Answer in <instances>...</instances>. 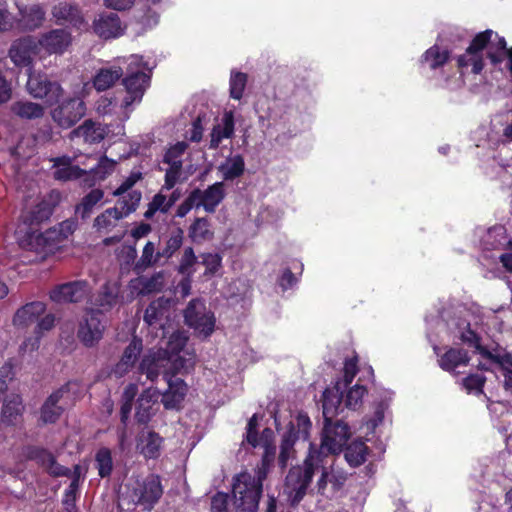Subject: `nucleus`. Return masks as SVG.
<instances>
[{"label":"nucleus","mask_w":512,"mask_h":512,"mask_svg":"<svg viewBox=\"0 0 512 512\" xmlns=\"http://www.w3.org/2000/svg\"><path fill=\"white\" fill-rule=\"evenodd\" d=\"M329 393L330 391L328 389L323 392L322 407L325 425L321 444L319 446H316L313 443L309 444V451L305 457L306 468L302 470L295 468L291 473V477L296 475V471L298 473L297 477H304L305 481H308L311 478L312 463H315V465H322L324 458L328 457L333 459L334 455L342 451L343 446L346 445L347 440L350 437V427L346 423L343 421H336L335 423H332L328 418V415L334 414L337 409L336 407H333L332 403H330Z\"/></svg>","instance_id":"f257e3e1"},{"label":"nucleus","mask_w":512,"mask_h":512,"mask_svg":"<svg viewBox=\"0 0 512 512\" xmlns=\"http://www.w3.org/2000/svg\"><path fill=\"white\" fill-rule=\"evenodd\" d=\"M484 54L493 68H499L506 58L507 65H512V47H507V41L503 36L486 29L477 33L465 52L457 57L458 69L463 72L464 69L471 67L472 74H481L485 67Z\"/></svg>","instance_id":"f03ea898"},{"label":"nucleus","mask_w":512,"mask_h":512,"mask_svg":"<svg viewBox=\"0 0 512 512\" xmlns=\"http://www.w3.org/2000/svg\"><path fill=\"white\" fill-rule=\"evenodd\" d=\"M267 470L268 466L261 465L256 475L244 471L233 477L232 496L235 512H258Z\"/></svg>","instance_id":"7ed1b4c3"},{"label":"nucleus","mask_w":512,"mask_h":512,"mask_svg":"<svg viewBox=\"0 0 512 512\" xmlns=\"http://www.w3.org/2000/svg\"><path fill=\"white\" fill-rule=\"evenodd\" d=\"M323 460L325 461H323L322 465H315V463H312L313 466L311 471V478L308 481H305L304 477H297V475L291 477V473L294 471L295 468H299L301 470L306 468L305 460L303 461L302 465L292 466L289 469L285 478V492L288 496V501L292 507L298 506L299 503L303 500V498L307 494V490L310 484L312 483L314 474L318 470H321V476L316 483L317 493L327 498L333 497L331 496V493L328 494L327 492L329 483L328 464L333 459L326 457ZM295 473L298 474L296 471Z\"/></svg>","instance_id":"20e7f679"},{"label":"nucleus","mask_w":512,"mask_h":512,"mask_svg":"<svg viewBox=\"0 0 512 512\" xmlns=\"http://www.w3.org/2000/svg\"><path fill=\"white\" fill-rule=\"evenodd\" d=\"M16 238L20 247L25 250L35 251L47 255L58 248L60 233L55 229H47L44 232L35 228L18 227Z\"/></svg>","instance_id":"39448f33"},{"label":"nucleus","mask_w":512,"mask_h":512,"mask_svg":"<svg viewBox=\"0 0 512 512\" xmlns=\"http://www.w3.org/2000/svg\"><path fill=\"white\" fill-rule=\"evenodd\" d=\"M184 320L187 326L194 329L195 333L209 337L215 328V316L211 310L206 308L205 303L200 299H192L184 310Z\"/></svg>","instance_id":"423d86ee"},{"label":"nucleus","mask_w":512,"mask_h":512,"mask_svg":"<svg viewBox=\"0 0 512 512\" xmlns=\"http://www.w3.org/2000/svg\"><path fill=\"white\" fill-rule=\"evenodd\" d=\"M101 316L98 309H86L78 322L77 338L86 348L95 347L104 336L105 325Z\"/></svg>","instance_id":"0eeeda50"},{"label":"nucleus","mask_w":512,"mask_h":512,"mask_svg":"<svg viewBox=\"0 0 512 512\" xmlns=\"http://www.w3.org/2000/svg\"><path fill=\"white\" fill-rule=\"evenodd\" d=\"M29 94L41 99L48 106H53L63 98L64 89L57 81H51L46 75L29 73L27 84Z\"/></svg>","instance_id":"6e6552de"},{"label":"nucleus","mask_w":512,"mask_h":512,"mask_svg":"<svg viewBox=\"0 0 512 512\" xmlns=\"http://www.w3.org/2000/svg\"><path fill=\"white\" fill-rule=\"evenodd\" d=\"M57 104L50 114L52 120L62 129L73 127L86 113L85 102L79 97H68Z\"/></svg>","instance_id":"1a4fd4ad"},{"label":"nucleus","mask_w":512,"mask_h":512,"mask_svg":"<svg viewBox=\"0 0 512 512\" xmlns=\"http://www.w3.org/2000/svg\"><path fill=\"white\" fill-rule=\"evenodd\" d=\"M126 96L123 98L120 107L128 110L133 104H139L150 85V76L141 71H129L122 79Z\"/></svg>","instance_id":"9d476101"},{"label":"nucleus","mask_w":512,"mask_h":512,"mask_svg":"<svg viewBox=\"0 0 512 512\" xmlns=\"http://www.w3.org/2000/svg\"><path fill=\"white\" fill-rule=\"evenodd\" d=\"M23 455L53 477H70L71 470L57 463L56 457L44 447L27 445L23 448Z\"/></svg>","instance_id":"9b49d317"},{"label":"nucleus","mask_w":512,"mask_h":512,"mask_svg":"<svg viewBox=\"0 0 512 512\" xmlns=\"http://www.w3.org/2000/svg\"><path fill=\"white\" fill-rule=\"evenodd\" d=\"M163 495L161 478L157 474L148 475L133 490L136 504L143 506L145 510L151 511Z\"/></svg>","instance_id":"f8f14e48"},{"label":"nucleus","mask_w":512,"mask_h":512,"mask_svg":"<svg viewBox=\"0 0 512 512\" xmlns=\"http://www.w3.org/2000/svg\"><path fill=\"white\" fill-rule=\"evenodd\" d=\"M91 30L98 38L108 41L124 35L126 25L122 22L118 14L102 12L94 18Z\"/></svg>","instance_id":"ddd939ff"},{"label":"nucleus","mask_w":512,"mask_h":512,"mask_svg":"<svg viewBox=\"0 0 512 512\" xmlns=\"http://www.w3.org/2000/svg\"><path fill=\"white\" fill-rule=\"evenodd\" d=\"M39 43L32 36H25L15 40L10 49L9 57L11 61L20 68H27L31 71L34 57L39 54Z\"/></svg>","instance_id":"4468645a"},{"label":"nucleus","mask_w":512,"mask_h":512,"mask_svg":"<svg viewBox=\"0 0 512 512\" xmlns=\"http://www.w3.org/2000/svg\"><path fill=\"white\" fill-rule=\"evenodd\" d=\"M90 293L87 281L76 280L55 286L50 291V299L56 303H79Z\"/></svg>","instance_id":"2eb2a0df"},{"label":"nucleus","mask_w":512,"mask_h":512,"mask_svg":"<svg viewBox=\"0 0 512 512\" xmlns=\"http://www.w3.org/2000/svg\"><path fill=\"white\" fill-rule=\"evenodd\" d=\"M72 385H78L76 381H68L59 389L52 392L40 408V420L43 424L56 423L64 412V407L59 405L64 395L68 393Z\"/></svg>","instance_id":"dca6fc26"},{"label":"nucleus","mask_w":512,"mask_h":512,"mask_svg":"<svg viewBox=\"0 0 512 512\" xmlns=\"http://www.w3.org/2000/svg\"><path fill=\"white\" fill-rule=\"evenodd\" d=\"M192 191L197 199V208L203 207L207 213H214L226 197L224 182H215L205 190L195 188Z\"/></svg>","instance_id":"f3484780"},{"label":"nucleus","mask_w":512,"mask_h":512,"mask_svg":"<svg viewBox=\"0 0 512 512\" xmlns=\"http://www.w3.org/2000/svg\"><path fill=\"white\" fill-rule=\"evenodd\" d=\"M142 350V339L134 336L125 347L120 360L114 365L111 373L117 378L125 376L134 368Z\"/></svg>","instance_id":"a211bd4d"},{"label":"nucleus","mask_w":512,"mask_h":512,"mask_svg":"<svg viewBox=\"0 0 512 512\" xmlns=\"http://www.w3.org/2000/svg\"><path fill=\"white\" fill-rule=\"evenodd\" d=\"M451 52L447 49H441L437 44L429 47L419 59V71L426 74L428 71L435 73L443 71L446 64L450 61Z\"/></svg>","instance_id":"6ab92c4d"},{"label":"nucleus","mask_w":512,"mask_h":512,"mask_svg":"<svg viewBox=\"0 0 512 512\" xmlns=\"http://www.w3.org/2000/svg\"><path fill=\"white\" fill-rule=\"evenodd\" d=\"M163 378L168 384L163 393L161 402L165 409H179L188 391L187 384L181 378H173L168 372H164Z\"/></svg>","instance_id":"aec40b11"},{"label":"nucleus","mask_w":512,"mask_h":512,"mask_svg":"<svg viewBox=\"0 0 512 512\" xmlns=\"http://www.w3.org/2000/svg\"><path fill=\"white\" fill-rule=\"evenodd\" d=\"M71 41V34L65 29H52L37 39L39 49H44L49 54H62Z\"/></svg>","instance_id":"412c9836"},{"label":"nucleus","mask_w":512,"mask_h":512,"mask_svg":"<svg viewBox=\"0 0 512 512\" xmlns=\"http://www.w3.org/2000/svg\"><path fill=\"white\" fill-rule=\"evenodd\" d=\"M52 14L58 24L68 23L77 29H81L85 23L79 7L68 2H60L54 6Z\"/></svg>","instance_id":"4be33fe9"},{"label":"nucleus","mask_w":512,"mask_h":512,"mask_svg":"<svg viewBox=\"0 0 512 512\" xmlns=\"http://www.w3.org/2000/svg\"><path fill=\"white\" fill-rule=\"evenodd\" d=\"M171 299L164 296L153 300L146 308L144 313V321L149 326L159 325L163 327L162 321L167 319L171 309Z\"/></svg>","instance_id":"5701e85b"},{"label":"nucleus","mask_w":512,"mask_h":512,"mask_svg":"<svg viewBox=\"0 0 512 512\" xmlns=\"http://www.w3.org/2000/svg\"><path fill=\"white\" fill-rule=\"evenodd\" d=\"M46 311V304L34 301L20 307L13 316V324L18 327H26L39 320Z\"/></svg>","instance_id":"b1692460"},{"label":"nucleus","mask_w":512,"mask_h":512,"mask_svg":"<svg viewBox=\"0 0 512 512\" xmlns=\"http://www.w3.org/2000/svg\"><path fill=\"white\" fill-rule=\"evenodd\" d=\"M312 427L309 416L304 412H299L293 420L287 425L283 435H289L290 441L295 445L297 441H307Z\"/></svg>","instance_id":"393cba45"},{"label":"nucleus","mask_w":512,"mask_h":512,"mask_svg":"<svg viewBox=\"0 0 512 512\" xmlns=\"http://www.w3.org/2000/svg\"><path fill=\"white\" fill-rule=\"evenodd\" d=\"M106 136L105 129L91 119L85 120L82 125L73 129L70 138H83L84 142L89 144L100 143Z\"/></svg>","instance_id":"a878e982"},{"label":"nucleus","mask_w":512,"mask_h":512,"mask_svg":"<svg viewBox=\"0 0 512 512\" xmlns=\"http://www.w3.org/2000/svg\"><path fill=\"white\" fill-rule=\"evenodd\" d=\"M222 126L215 125L210 134V149H218L223 139L232 138L234 135L235 121L233 111H225L222 117Z\"/></svg>","instance_id":"bb28decb"},{"label":"nucleus","mask_w":512,"mask_h":512,"mask_svg":"<svg viewBox=\"0 0 512 512\" xmlns=\"http://www.w3.org/2000/svg\"><path fill=\"white\" fill-rule=\"evenodd\" d=\"M123 70L119 66L100 68L92 79L93 87L98 92H103L114 86L123 76Z\"/></svg>","instance_id":"cd10ccee"},{"label":"nucleus","mask_w":512,"mask_h":512,"mask_svg":"<svg viewBox=\"0 0 512 512\" xmlns=\"http://www.w3.org/2000/svg\"><path fill=\"white\" fill-rule=\"evenodd\" d=\"M55 205L46 199L41 200L25 216L24 224L25 228L31 229L37 226L51 217L54 212Z\"/></svg>","instance_id":"c85d7f7f"},{"label":"nucleus","mask_w":512,"mask_h":512,"mask_svg":"<svg viewBox=\"0 0 512 512\" xmlns=\"http://www.w3.org/2000/svg\"><path fill=\"white\" fill-rule=\"evenodd\" d=\"M470 356L465 349L450 347L438 360L442 370L453 372L459 366L469 364Z\"/></svg>","instance_id":"c756f323"},{"label":"nucleus","mask_w":512,"mask_h":512,"mask_svg":"<svg viewBox=\"0 0 512 512\" xmlns=\"http://www.w3.org/2000/svg\"><path fill=\"white\" fill-rule=\"evenodd\" d=\"M163 442V437L158 433L155 431H148L146 434L140 436L138 447L140 449V453L146 459H157L161 454Z\"/></svg>","instance_id":"7c9ffc66"},{"label":"nucleus","mask_w":512,"mask_h":512,"mask_svg":"<svg viewBox=\"0 0 512 512\" xmlns=\"http://www.w3.org/2000/svg\"><path fill=\"white\" fill-rule=\"evenodd\" d=\"M54 178L59 181H69L81 178L86 171L77 165H72L70 158L67 156L57 157L54 159Z\"/></svg>","instance_id":"2f4dec72"},{"label":"nucleus","mask_w":512,"mask_h":512,"mask_svg":"<svg viewBox=\"0 0 512 512\" xmlns=\"http://www.w3.org/2000/svg\"><path fill=\"white\" fill-rule=\"evenodd\" d=\"M210 222L206 217H197L188 228V237L194 244H202L213 238Z\"/></svg>","instance_id":"473e14b6"},{"label":"nucleus","mask_w":512,"mask_h":512,"mask_svg":"<svg viewBox=\"0 0 512 512\" xmlns=\"http://www.w3.org/2000/svg\"><path fill=\"white\" fill-rule=\"evenodd\" d=\"M124 217L118 207L108 208L94 219L93 227L100 233H108L115 228L119 220Z\"/></svg>","instance_id":"72a5a7b5"},{"label":"nucleus","mask_w":512,"mask_h":512,"mask_svg":"<svg viewBox=\"0 0 512 512\" xmlns=\"http://www.w3.org/2000/svg\"><path fill=\"white\" fill-rule=\"evenodd\" d=\"M11 112L21 119L34 120L42 118L45 110L41 104L20 100L11 105Z\"/></svg>","instance_id":"f704fd0d"},{"label":"nucleus","mask_w":512,"mask_h":512,"mask_svg":"<svg viewBox=\"0 0 512 512\" xmlns=\"http://www.w3.org/2000/svg\"><path fill=\"white\" fill-rule=\"evenodd\" d=\"M104 192L101 189H92L75 207V214L82 220L90 218L94 207L103 199Z\"/></svg>","instance_id":"c9c22d12"},{"label":"nucleus","mask_w":512,"mask_h":512,"mask_svg":"<svg viewBox=\"0 0 512 512\" xmlns=\"http://www.w3.org/2000/svg\"><path fill=\"white\" fill-rule=\"evenodd\" d=\"M369 447L361 440L352 441L344 450V457L351 467H359L367 458Z\"/></svg>","instance_id":"e433bc0d"},{"label":"nucleus","mask_w":512,"mask_h":512,"mask_svg":"<svg viewBox=\"0 0 512 512\" xmlns=\"http://www.w3.org/2000/svg\"><path fill=\"white\" fill-rule=\"evenodd\" d=\"M118 300V290L117 288L111 286L109 283H105L94 300V305L97 307L99 311H101V315L104 311H109L112 309Z\"/></svg>","instance_id":"4c0bfd02"},{"label":"nucleus","mask_w":512,"mask_h":512,"mask_svg":"<svg viewBox=\"0 0 512 512\" xmlns=\"http://www.w3.org/2000/svg\"><path fill=\"white\" fill-rule=\"evenodd\" d=\"M23 410L22 399L19 395H13L4 401L1 411L2 422L6 425H15Z\"/></svg>","instance_id":"58836bf2"},{"label":"nucleus","mask_w":512,"mask_h":512,"mask_svg":"<svg viewBox=\"0 0 512 512\" xmlns=\"http://www.w3.org/2000/svg\"><path fill=\"white\" fill-rule=\"evenodd\" d=\"M184 241V230L181 227H177L170 231L168 234L164 246L159 250L158 256H163L164 259H171L176 252L182 247Z\"/></svg>","instance_id":"ea45409f"},{"label":"nucleus","mask_w":512,"mask_h":512,"mask_svg":"<svg viewBox=\"0 0 512 512\" xmlns=\"http://www.w3.org/2000/svg\"><path fill=\"white\" fill-rule=\"evenodd\" d=\"M159 251H156L155 244L148 241L142 250V255L134 265V271L137 274L143 273L146 269L157 264L163 256H158Z\"/></svg>","instance_id":"a19ab883"},{"label":"nucleus","mask_w":512,"mask_h":512,"mask_svg":"<svg viewBox=\"0 0 512 512\" xmlns=\"http://www.w3.org/2000/svg\"><path fill=\"white\" fill-rule=\"evenodd\" d=\"M164 272H155L150 277L140 276L135 280L137 288L142 295L160 292L164 288Z\"/></svg>","instance_id":"79ce46f5"},{"label":"nucleus","mask_w":512,"mask_h":512,"mask_svg":"<svg viewBox=\"0 0 512 512\" xmlns=\"http://www.w3.org/2000/svg\"><path fill=\"white\" fill-rule=\"evenodd\" d=\"M460 338L464 343L468 344L469 346H473L483 358L488 359L493 363L499 361V354H495L484 347L481 344V337L474 330H472L469 325L467 330L461 334Z\"/></svg>","instance_id":"37998d69"},{"label":"nucleus","mask_w":512,"mask_h":512,"mask_svg":"<svg viewBox=\"0 0 512 512\" xmlns=\"http://www.w3.org/2000/svg\"><path fill=\"white\" fill-rule=\"evenodd\" d=\"M218 169L222 173L224 180H234L243 175L245 162L243 157L238 154L232 157L227 163L221 164Z\"/></svg>","instance_id":"c03bdc74"},{"label":"nucleus","mask_w":512,"mask_h":512,"mask_svg":"<svg viewBox=\"0 0 512 512\" xmlns=\"http://www.w3.org/2000/svg\"><path fill=\"white\" fill-rule=\"evenodd\" d=\"M139 372L145 374L148 380L154 382L162 372L160 359L156 358L155 355H145L140 362Z\"/></svg>","instance_id":"a18cd8bd"},{"label":"nucleus","mask_w":512,"mask_h":512,"mask_svg":"<svg viewBox=\"0 0 512 512\" xmlns=\"http://www.w3.org/2000/svg\"><path fill=\"white\" fill-rule=\"evenodd\" d=\"M96 468L101 478L109 477L113 471L112 453L109 448L98 449L95 455Z\"/></svg>","instance_id":"49530a36"},{"label":"nucleus","mask_w":512,"mask_h":512,"mask_svg":"<svg viewBox=\"0 0 512 512\" xmlns=\"http://www.w3.org/2000/svg\"><path fill=\"white\" fill-rule=\"evenodd\" d=\"M45 19V12L39 5H33L22 11V20L25 27L34 30L40 27Z\"/></svg>","instance_id":"de8ad7c7"},{"label":"nucleus","mask_w":512,"mask_h":512,"mask_svg":"<svg viewBox=\"0 0 512 512\" xmlns=\"http://www.w3.org/2000/svg\"><path fill=\"white\" fill-rule=\"evenodd\" d=\"M248 76L243 72H232L229 81L230 97L240 100L243 96Z\"/></svg>","instance_id":"09e8293b"},{"label":"nucleus","mask_w":512,"mask_h":512,"mask_svg":"<svg viewBox=\"0 0 512 512\" xmlns=\"http://www.w3.org/2000/svg\"><path fill=\"white\" fill-rule=\"evenodd\" d=\"M142 198V193L138 190L127 192V195L118 200L117 204L120 206L119 210L122 211L126 217L136 211Z\"/></svg>","instance_id":"8fccbe9b"},{"label":"nucleus","mask_w":512,"mask_h":512,"mask_svg":"<svg viewBox=\"0 0 512 512\" xmlns=\"http://www.w3.org/2000/svg\"><path fill=\"white\" fill-rule=\"evenodd\" d=\"M366 393L367 389L365 386L359 384L354 385L346 393L344 399L345 406L349 409H357L361 406L362 399Z\"/></svg>","instance_id":"3c124183"},{"label":"nucleus","mask_w":512,"mask_h":512,"mask_svg":"<svg viewBox=\"0 0 512 512\" xmlns=\"http://www.w3.org/2000/svg\"><path fill=\"white\" fill-rule=\"evenodd\" d=\"M80 495L76 481H71L68 488L64 491L62 505L66 512H78L76 501Z\"/></svg>","instance_id":"603ef678"},{"label":"nucleus","mask_w":512,"mask_h":512,"mask_svg":"<svg viewBox=\"0 0 512 512\" xmlns=\"http://www.w3.org/2000/svg\"><path fill=\"white\" fill-rule=\"evenodd\" d=\"M170 208L167 205V197L162 193H157L153 196L152 200L148 204V208L144 213L146 219H151L160 211L161 213H167Z\"/></svg>","instance_id":"864d4df0"},{"label":"nucleus","mask_w":512,"mask_h":512,"mask_svg":"<svg viewBox=\"0 0 512 512\" xmlns=\"http://www.w3.org/2000/svg\"><path fill=\"white\" fill-rule=\"evenodd\" d=\"M332 461L329 462V483L331 484L330 492L331 496H334L344 487L347 481V473L342 470H335L332 465Z\"/></svg>","instance_id":"5fc2aeb1"},{"label":"nucleus","mask_w":512,"mask_h":512,"mask_svg":"<svg viewBox=\"0 0 512 512\" xmlns=\"http://www.w3.org/2000/svg\"><path fill=\"white\" fill-rule=\"evenodd\" d=\"M55 325V316L51 313L44 315L38 322L35 328V333L37 336L32 340L31 349H37L39 346V340L43 332L50 331Z\"/></svg>","instance_id":"6e6d98bb"},{"label":"nucleus","mask_w":512,"mask_h":512,"mask_svg":"<svg viewBox=\"0 0 512 512\" xmlns=\"http://www.w3.org/2000/svg\"><path fill=\"white\" fill-rule=\"evenodd\" d=\"M187 149V144L185 142H177L176 144L170 146L164 156L163 163L165 164H183L181 157Z\"/></svg>","instance_id":"4d7b16f0"},{"label":"nucleus","mask_w":512,"mask_h":512,"mask_svg":"<svg viewBox=\"0 0 512 512\" xmlns=\"http://www.w3.org/2000/svg\"><path fill=\"white\" fill-rule=\"evenodd\" d=\"M289 435H282L278 464L281 468H286L288 461L294 456V444L290 441Z\"/></svg>","instance_id":"13d9d810"},{"label":"nucleus","mask_w":512,"mask_h":512,"mask_svg":"<svg viewBox=\"0 0 512 512\" xmlns=\"http://www.w3.org/2000/svg\"><path fill=\"white\" fill-rule=\"evenodd\" d=\"M187 341L188 338L182 332H174L167 342L166 353L169 354V357L178 355L186 346Z\"/></svg>","instance_id":"bf43d9fd"},{"label":"nucleus","mask_w":512,"mask_h":512,"mask_svg":"<svg viewBox=\"0 0 512 512\" xmlns=\"http://www.w3.org/2000/svg\"><path fill=\"white\" fill-rule=\"evenodd\" d=\"M175 359L172 363V374L170 376H173V378H176V374L179 373H188L190 370L194 368L195 365V358L193 355H190L189 358H185L183 356L175 355Z\"/></svg>","instance_id":"052dcab7"},{"label":"nucleus","mask_w":512,"mask_h":512,"mask_svg":"<svg viewBox=\"0 0 512 512\" xmlns=\"http://www.w3.org/2000/svg\"><path fill=\"white\" fill-rule=\"evenodd\" d=\"M197 257L191 246L185 247L181 255L178 272L180 274L190 273L191 268L196 264Z\"/></svg>","instance_id":"680f3d73"},{"label":"nucleus","mask_w":512,"mask_h":512,"mask_svg":"<svg viewBox=\"0 0 512 512\" xmlns=\"http://www.w3.org/2000/svg\"><path fill=\"white\" fill-rule=\"evenodd\" d=\"M202 264L205 266V275H215L222 266V257L218 253H205L202 255Z\"/></svg>","instance_id":"e2e57ef3"},{"label":"nucleus","mask_w":512,"mask_h":512,"mask_svg":"<svg viewBox=\"0 0 512 512\" xmlns=\"http://www.w3.org/2000/svg\"><path fill=\"white\" fill-rule=\"evenodd\" d=\"M169 168L165 172L163 188L170 190L174 188L180 179L183 164H168Z\"/></svg>","instance_id":"0e129e2a"},{"label":"nucleus","mask_w":512,"mask_h":512,"mask_svg":"<svg viewBox=\"0 0 512 512\" xmlns=\"http://www.w3.org/2000/svg\"><path fill=\"white\" fill-rule=\"evenodd\" d=\"M228 493L218 491L210 499V512H229Z\"/></svg>","instance_id":"69168bd1"},{"label":"nucleus","mask_w":512,"mask_h":512,"mask_svg":"<svg viewBox=\"0 0 512 512\" xmlns=\"http://www.w3.org/2000/svg\"><path fill=\"white\" fill-rule=\"evenodd\" d=\"M143 399L139 398L137 400L135 419L139 424H147L151 418V405L149 400H145L143 403Z\"/></svg>","instance_id":"338daca9"},{"label":"nucleus","mask_w":512,"mask_h":512,"mask_svg":"<svg viewBox=\"0 0 512 512\" xmlns=\"http://www.w3.org/2000/svg\"><path fill=\"white\" fill-rule=\"evenodd\" d=\"M142 179L141 172H131V174L121 183V185L113 192L114 196H121L129 192L131 188Z\"/></svg>","instance_id":"774afa93"}]
</instances>
